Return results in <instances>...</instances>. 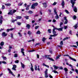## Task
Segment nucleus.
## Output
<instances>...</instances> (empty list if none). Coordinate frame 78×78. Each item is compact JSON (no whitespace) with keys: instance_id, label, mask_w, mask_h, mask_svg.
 <instances>
[{"instance_id":"60","label":"nucleus","mask_w":78,"mask_h":78,"mask_svg":"<svg viewBox=\"0 0 78 78\" xmlns=\"http://www.w3.org/2000/svg\"><path fill=\"white\" fill-rule=\"evenodd\" d=\"M56 5V2H54L53 4L52 5Z\"/></svg>"},{"instance_id":"24","label":"nucleus","mask_w":78,"mask_h":78,"mask_svg":"<svg viewBox=\"0 0 78 78\" xmlns=\"http://www.w3.org/2000/svg\"><path fill=\"white\" fill-rule=\"evenodd\" d=\"M52 72H54V73H58V72H57V71H56V70H53L52 71Z\"/></svg>"},{"instance_id":"10","label":"nucleus","mask_w":78,"mask_h":78,"mask_svg":"<svg viewBox=\"0 0 78 78\" xmlns=\"http://www.w3.org/2000/svg\"><path fill=\"white\" fill-rule=\"evenodd\" d=\"M31 67H30V69L32 72L34 71V69H33V65L31 63Z\"/></svg>"},{"instance_id":"26","label":"nucleus","mask_w":78,"mask_h":78,"mask_svg":"<svg viewBox=\"0 0 78 78\" xmlns=\"http://www.w3.org/2000/svg\"><path fill=\"white\" fill-rule=\"evenodd\" d=\"M16 18L19 19H22V17L20 16H17L16 17Z\"/></svg>"},{"instance_id":"7","label":"nucleus","mask_w":78,"mask_h":78,"mask_svg":"<svg viewBox=\"0 0 78 78\" xmlns=\"http://www.w3.org/2000/svg\"><path fill=\"white\" fill-rule=\"evenodd\" d=\"M25 50H24V49L23 48H22L21 49V52L23 54V56H25V52H24V51Z\"/></svg>"},{"instance_id":"62","label":"nucleus","mask_w":78,"mask_h":78,"mask_svg":"<svg viewBox=\"0 0 78 78\" xmlns=\"http://www.w3.org/2000/svg\"><path fill=\"white\" fill-rule=\"evenodd\" d=\"M11 38H13V34H11Z\"/></svg>"},{"instance_id":"38","label":"nucleus","mask_w":78,"mask_h":78,"mask_svg":"<svg viewBox=\"0 0 78 78\" xmlns=\"http://www.w3.org/2000/svg\"><path fill=\"white\" fill-rule=\"evenodd\" d=\"M18 34H19L20 37H22V34H21L20 32L18 33Z\"/></svg>"},{"instance_id":"21","label":"nucleus","mask_w":78,"mask_h":78,"mask_svg":"<svg viewBox=\"0 0 78 78\" xmlns=\"http://www.w3.org/2000/svg\"><path fill=\"white\" fill-rule=\"evenodd\" d=\"M57 35H58V34H54L53 35H51L50 37H55V36H56Z\"/></svg>"},{"instance_id":"63","label":"nucleus","mask_w":78,"mask_h":78,"mask_svg":"<svg viewBox=\"0 0 78 78\" xmlns=\"http://www.w3.org/2000/svg\"><path fill=\"white\" fill-rule=\"evenodd\" d=\"M39 45V43H36L35 45V47H36V46H37V45Z\"/></svg>"},{"instance_id":"34","label":"nucleus","mask_w":78,"mask_h":78,"mask_svg":"<svg viewBox=\"0 0 78 78\" xmlns=\"http://www.w3.org/2000/svg\"><path fill=\"white\" fill-rule=\"evenodd\" d=\"M65 11L67 14H69V12L68 10H65Z\"/></svg>"},{"instance_id":"41","label":"nucleus","mask_w":78,"mask_h":78,"mask_svg":"<svg viewBox=\"0 0 78 78\" xmlns=\"http://www.w3.org/2000/svg\"><path fill=\"white\" fill-rule=\"evenodd\" d=\"M56 9H55L54 10V12H55V14L56 15V14H57V12H56Z\"/></svg>"},{"instance_id":"18","label":"nucleus","mask_w":78,"mask_h":78,"mask_svg":"<svg viewBox=\"0 0 78 78\" xmlns=\"http://www.w3.org/2000/svg\"><path fill=\"white\" fill-rule=\"evenodd\" d=\"M27 12H28V14H31L33 13V12L31 10Z\"/></svg>"},{"instance_id":"55","label":"nucleus","mask_w":78,"mask_h":78,"mask_svg":"<svg viewBox=\"0 0 78 78\" xmlns=\"http://www.w3.org/2000/svg\"><path fill=\"white\" fill-rule=\"evenodd\" d=\"M62 25V23H61L60 24V28H61V27H62V26H61Z\"/></svg>"},{"instance_id":"25","label":"nucleus","mask_w":78,"mask_h":78,"mask_svg":"<svg viewBox=\"0 0 78 78\" xmlns=\"http://www.w3.org/2000/svg\"><path fill=\"white\" fill-rule=\"evenodd\" d=\"M58 18H59V16H58V14H56V16H55V19H58Z\"/></svg>"},{"instance_id":"20","label":"nucleus","mask_w":78,"mask_h":78,"mask_svg":"<svg viewBox=\"0 0 78 78\" xmlns=\"http://www.w3.org/2000/svg\"><path fill=\"white\" fill-rule=\"evenodd\" d=\"M26 27H27L28 29H30V25L29 24H27Z\"/></svg>"},{"instance_id":"48","label":"nucleus","mask_w":78,"mask_h":78,"mask_svg":"<svg viewBox=\"0 0 78 78\" xmlns=\"http://www.w3.org/2000/svg\"><path fill=\"white\" fill-rule=\"evenodd\" d=\"M14 56L15 58H17V54H15Z\"/></svg>"},{"instance_id":"14","label":"nucleus","mask_w":78,"mask_h":78,"mask_svg":"<svg viewBox=\"0 0 78 78\" xmlns=\"http://www.w3.org/2000/svg\"><path fill=\"white\" fill-rule=\"evenodd\" d=\"M21 67H22L23 69H24V68H25V65H24V64L21 62Z\"/></svg>"},{"instance_id":"8","label":"nucleus","mask_w":78,"mask_h":78,"mask_svg":"<svg viewBox=\"0 0 78 78\" xmlns=\"http://www.w3.org/2000/svg\"><path fill=\"white\" fill-rule=\"evenodd\" d=\"M2 36H7V34H6V33L5 32H3V33H2Z\"/></svg>"},{"instance_id":"52","label":"nucleus","mask_w":78,"mask_h":78,"mask_svg":"<svg viewBox=\"0 0 78 78\" xmlns=\"http://www.w3.org/2000/svg\"><path fill=\"white\" fill-rule=\"evenodd\" d=\"M60 44L61 45H63V41H62L60 43Z\"/></svg>"},{"instance_id":"47","label":"nucleus","mask_w":78,"mask_h":78,"mask_svg":"<svg viewBox=\"0 0 78 78\" xmlns=\"http://www.w3.org/2000/svg\"><path fill=\"white\" fill-rule=\"evenodd\" d=\"M68 22V21H67V20H66L65 22V24H66V23H67Z\"/></svg>"},{"instance_id":"56","label":"nucleus","mask_w":78,"mask_h":78,"mask_svg":"<svg viewBox=\"0 0 78 78\" xmlns=\"http://www.w3.org/2000/svg\"><path fill=\"white\" fill-rule=\"evenodd\" d=\"M2 63H3V64H6V62H5V61H2Z\"/></svg>"},{"instance_id":"51","label":"nucleus","mask_w":78,"mask_h":78,"mask_svg":"<svg viewBox=\"0 0 78 78\" xmlns=\"http://www.w3.org/2000/svg\"><path fill=\"white\" fill-rule=\"evenodd\" d=\"M17 23L18 25H21V23H20L19 22H18Z\"/></svg>"},{"instance_id":"5","label":"nucleus","mask_w":78,"mask_h":78,"mask_svg":"<svg viewBox=\"0 0 78 78\" xmlns=\"http://www.w3.org/2000/svg\"><path fill=\"white\" fill-rule=\"evenodd\" d=\"M62 6L63 8H64V6L65 5V2H64V1L62 0Z\"/></svg>"},{"instance_id":"29","label":"nucleus","mask_w":78,"mask_h":78,"mask_svg":"<svg viewBox=\"0 0 78 78\" xmlns=\"http://www.w3.org/2000/svg\"><path fill=\"white\" fill-rule=\"evenodd\" d=\"M34 5V6H37L38 4L37 3H34L33 4Z\"/></svg>"},{"instance_id":"11","label":"nucleus","mask_w":78,"mask_h":78,"mask_svg":"<svg viewBox=\"0 0 78 78\" xmlns=\"http://www.w3.org/2000/svg\"><path fill=\"white\" fill-rule=\"evenodd\" d=\"M55 29H53L52 33L54 34H56V32L55 31Z\"/></svg>"},{"instance_id":"15","label":"nucleus","mask_w":78,"mask_h":78,"mask_svg":"<svg viewBox=\"0 0 78 78\" xmlns=\"http://www.w3.org/2000/svg\"><path fill=\"white\" fill-rule=\"evenodd\" d=\"M69 59H70L74 61H76V59H75L72 58V57H71L70 56H69Z\"/></svg>"},{"instance_id":"12","label":"nucleus","mask_w":78,"mask_h":78,"mask_svg":"<svg viewBox=\"0 0 78 78\" xmlns=\"http://www.w3.org/2000/svg\"><path fill=\"white\" fill-rule=\"evenodd\" d=\"M53 67H54V69L55 70H57V69L59 68V67L56 66V65L53 66Z\"/></svg>"},{"instance_id":"33","label":"nucleus","mask_w":78,"mask_h":78,"mask_svg":"<svg viewBox=\"0 0 78 78\" xmlns=\"http://www.w3.org/2000/svg\"><path fill=\"white\" fill-rule=\"evenodd\" d=\"M5 5L6 6H11V4L10 3L5 4Z\"/></svg>"},{"instance_id":"57","label":"nucleus","mask_w":78,"mask_h":78,"mask_svg":"<svg viewBox=\"0 0 78 78\" xmlns=\"http://www.w3.org/2000/svg\"><path fill=\"white\" fill-rule=\"evenodd\" d=\"M16 11H17V10H13L12 13H14L15 12H16Z\"/></svg>"},{"instance_id":"31","label":"nucleus","mask_w":78,"mask_h":78,"mask_svg":"<svg viewBox=\"0 0 78 78\" xmlns=\"http://www.w3.org/2000/svg\"><path fill=\"white\" fill-rule=\"evenodd\" d=\"M36 34H41V32H40V30H38L37 32H36Z\"/></svg>"},{"instance_id":"6","label":"nucleus","mask_w":78,"mask_h":78,"mask_svg":"<svg viewBox=\"0 0 78 78\" xmlns=\"http://www.w3.org/2000/svg\"><path fill=\"white\" fill-rule=\"evenodd\" d=\"M73 10L75 12H77V8H76V6H75L73 8Z\"/></svg>"},{"instance_id":"28","label":"nucleus","mask_w":78,"mask_h":78,"mask_svg":"<svg viewBox=\"0 0 78 78\" xmlns=\"http://www.w3.org/2000/svg\"><path fill=\"white\" fill-rule=\"evenodd\" d=\"M35 6H34V5L33 4L32 5L31 8H32V9H35Z\"/></svg>"},{"instance_id":"37","label":"nucleus","mask_w":78,"mask_h":78,"mask_svg":"<svg viewBox=\"0 0 78 78\" xmlns=\"http://www.w3.org/2000/svg\"><path fill=\"white\" fill-rule=\"evenodd\" d=\"M24 17L26 18V19H29V16H25Z\"/></svg>"},{"instance_id":"30","label":"nucleus","mask_w":78,"mask_h":78,"mask_svg":"<svg viewBox=\"0 0 78 78\" xmlns=\"http://www.w3.org/2000/svg\"><path fill=\"white\" fill-rule=\"evenodd\" d=\"M4 45V42H2L0 43V45L1 46H3Z\"/></svg>"},{"instance_id":"16","label":"nucleus","mask_w":78,"mask_h":78,"mask_svg":"<svg viewBox=\"0 0 78 78\" xmlns=\"http://www.w3.org/2000/svg\"><path fill=\"white\" fill-rule=\"evenodd\" d=\"M13 13L12 12V10H10V12H9V13H8V14L9 15H12V14H13Z\"/></svg>"},{"instance_id":"46","label":"nucleus","mask_w":78,"mask_h":78,"mask_svg":"<svg viewBox=\"0 0 78 78\" xmlns=\"http://www.w3.org/2000/svg\"><path fill=\"white\" fill-rule=\"evenodd\" d=\"M5 5H3L2 7V9H5Z\"/></svg>"},{"instance_id":"61","label":"nucleus","mask_w":78,"mask_h":78,"mask_svg":"<svg viewBox=\"0 0 78 78\" xmlns=\"http://www.w3.org/2000/svg\"><path fill=\"white\" fill-rule=\"evenodd\" d=\"M11 51V50L10 49H9L8 51V52H9V53H10Z\"/></svg>"},{"instance_id":"23","label":"nucleus","mask_w":78,"mask_h":78,"mask_svg":"<svg viewBox=\"0 0 78 78\" xmlns=\"http://www.w3.org/2000/svg\"><path fill=\"white\" fill-rule=\"evenodd\" d=\"M48 59H49V60H50V61H54V60H53V59L52 58H50V57H48Z\"/></svg>"},{"instance_id":"35","label":"nucleus","mask_w":78,"mask_h":78,"mask_svg":"<svg viewBox=\"0 0 78 78\" xmlns=\"http://www.w3.org/2000/svg\"><path fill=\"white\" fill-rule=\"evenodd\" d=\"M28 51L29 52H33V51H35V50L34 49H33V50L29 51Z\"/></svg>"},{"instance_id":"43","label":"nucleus","mask_w":78,"mask_h":78,"mask_svg":"<svg viewBox=\"0 0 78 78\" xmlns=\"http://www.w3.org/2000/svg\"><path fill=\"white\" fill-rule=\"evenodd\" d=\"M69 39V37H66L63 39V41H65V40H66V39Z\"/></svg>"},{"instance_id":"27","label":"nucleus","mask_w":78,"mask_h":78,"mask_svg":"<svg viewBox=\"0 0 78 78\" xmlns=\"http://www.w3.org/2000/svg\"><path fill=\"white\" fill-rule=\"evenodd\" d=\"M74 28L75 29H76L77 28H78V25L77 24H76L74 26Z\"/></svg>"},{"instance_id":"36","label":"nucleus","mask_w":78,"mask_h":78,"mask_svg":"<svg viewBox=\"0 0 78 78\" xmlns=\"http://www.w3.org/2000/svg\"><path fill=\"white\" fill-rule=\"evenodd\" d=\"M32 41H33L34 42V39H33L31 40H29L28 41V42H32Z\"/></svg>"},{"instance_id":"3","label":"nucleus","mask_w":78,"mask_h":78,"mask_svg":"<svg viewBox=\"0 0 78 78\" xmlns=\"http://www.w3.org/2000/svg\"><path fill=\"white\" fill-rule=\"evenodd\" d=\"M8 70L9 71V73H11V75H12L13 76H15V75L11 71V69H10L8 68Z\"/></svg>"},{"instance_id":"17","label":"nucleus","mask_w":78,"mask_h":78,"mask_svg":"<svg viewBox=\"0 0 78 78\" xmlns=\"http://www.w3.org/2000/svg\"><path fill=\"white\" fill-rule=\"evenodd\" d=\"M61 56V55H58L57 56V57H56V60H58V59H59V57H60V56Z\"/></svg>"},{"instance_id":"13","label":"nucleus","mask_w":78,"mask_h":78,"mask_svg":"<svg viewBox=\"0 0 78 78\" xmlns=\"http://www.w3.org/2000/svg\"><path fill=\"white\" fill-rule=\"evenodd\" d=\"M42 5H44V6L45 7V8H47V4L45 2H44L42 3Z\"/></svg>"},{"instance_id":"4","label":"nucleus","mask_w":78,"mask_h":78,"mask_svg":"<svg viewBox=\"0 0 78 78\" xmlns=\"http://www.w3.org/2000/svg\"><path fill=\"white\" fill-rule=\"evenodd\" d=\"M16 67L17 66L14 65L13 66V67L12 68V70H14L16 71Z\"/></svg>"},{"instance_id":"58","label":"nucleus","mask_w":78,"mask_h":78,"mask_svg":"<svg viewBox=\"0 0 78 78\" xmlns=\"http://www.w3.org/2000/svg\"><path fill=\"white\" fill-rule=\"evenodd\" d=\"M75 71L76 72V73H77V74H78V70L77 69H75Z\"/></svg>"},{"instance_id":"50","label":"nucleus","mask_w":78,"mask_h":78,"mask_svg":"<svg viewBox=\"0 0 78 78\" xmlns=\"http://www.w3.org/2000/svg\"><path fill=\"white\" fill-rule=\"evenodd\" d=\"M19 61L18 60H17L15 62V63H19Z\"/></svg>"},{"instance_id":"9","label":"nucleus","mask_w":78,"mask_h":78,"mask_svg":"<svg viewBox=\"0 0 78 78\" xmlns=\"http://www.w3.org/2000/svg\"><path fill=\"white\" fill-rule=\"evenodd\" d=\"M62 29H63V27H61V28H57V29H56V30H58V31H62Z\"/></svg>"},{"instance_id":"22","label":"nucleus","mask_w":78,"mask_h":78,"mask_svg":"<svg viewBox=\"0 0 78 78\" xmlns=\"http://www.w3.org/2000/svg\"><path fill=\"white\" fill-rule=\"evenodd\" d=\"M2 17L1 16V19H0V23H2L3 22V21H2Z\"/></svg>"},{"instance_id":"1","label":"nucleus","mask_w":78,"mask_h":78,"mask_svg":"<svg viewBox=\"0 0 78 78\" xmlns=\"http://www.w3.org/2000/svg\"><path fill=\"white\" fill-rule=\"evenodd\" d=\"M45 73V74H44V76L46 78H48V69H46V71L44 72Z\"/></svg>"},{"instance_id":"40","label":"nucleus","mask_w":78,"mask_h":78,"mask_svg":"<svg viewBox=\"0 0 78 78\" xmlns=\"http://www.w3.org/2000/svg\"><path fill=\"white\" fill-rule=\"evenodd\" d=\"M45 40H46V38H45L43 37V38L42 41H43V42H44V41H45Z\"/></svg>"},{"instance_id":"49","label":"nucleus","mask_w":78,"mask_h":78,"mask_svg":"<svg viewBox=\"0 0 78 78\" xmlns=\"http://www.w3.org/2000/svg\"><path fill=\"white\" fill-rule=\"evenodd\" d=\"M23 3H19V6H22V5H23Z\"/></svg>"},{"instance_id":"2","label":"nucleus","mask_w":78,"mask_h":78,"mask_svg":"<svg viewBox=\"0 0 78 78\" xmlns=\"http://www.w3.org/2000/svg\"><path fill=\"white\" fill-rule=\"evenodd\" d=\"M76 0H71V2L72 4V7L73 8L74 5H75V1H76Z\"/></svg>"},{"instance_id":"42","label":"nucleus","mask_w":78,"mask_h":78,"mask_svg":"<svg viewBox=\"0 0 78 78\" xmlns=\"http://www.w3.org/2000/svg\"><path fill=\"white\" fill-rule=\"evenodd\" d=\"M64 70H65V72H67V71H68V69H67L66 68H65Z\"/></svg>"},{"instance_id":"64","label":"nucleus","mask_w":78,"mask_h":78,"mask_svg":"<svg viewBox=\"0 0 78 78\" xmlns=\"http://www.w3.org/2000/svg\"><path fill=\"white\" fill-rule=\"evenodd\" d=\"M37 58H39V55L37 54Z\"/></svg>"},{"instance_id":"44","label":"nucleus","mask_w":78,"mask_h":78,"mask_svg":"<svg viewBox=\"0 0 78 78\" xmlns=\"http://www.w3.org/2000/svg\"><path fill=\"white\" fill-rule=\"evenodd\" d=\"M39 27L38 26H36L35 27V29L36 30H37V29H38V28H39Z\"/></svg>"},{"instance_id":"32","label":"nucleus","mask_w":78,"mask_h":78,"mask_svg":"<svg viewBox=\"0 0 78 78\" xmlns=\"http://www.w3.org/2000/svg\"><path fill=\"white\" fill-rule=\"evenodd\" d=\"M31 32L30 31H28V34H29V35H31V34H32Z\"/></svg>"},{"instance_id":"59","label":"nucleus","mask_w":78,"mask_h":78,"mask_svg":"<svg viewBox=\"0 0 78 78\" xmlns=\"http://www.w3.org/2000/svg\"><path fill=\"white\" fill-rule=\"evenodd\" d=\"M35 70H37V66H36V65L35 66Z\"/></svg>"},{"instance_id":"54","label":"nucleus","mask_w":78,"mask_h":78,"mask_svg":"<svg viewBox=\"0 0 78 78\" xmlns=\"http://www.w3.org/2000/svg\"><path fill=\"white\" fill-rule=\"evenodd\" d=\"M73 19H76V16H74L73 17Z\"/></svg>"},{"instance_id":"53","label":"nucleus","mask_w":78,"mask_h":78,"mask_svg":"<svg viewBox=\"0 0 78 78\" xmlns=\"http://www.w3.org/2000/svg\"><path fill=\"white\" fill-rule=\"evenodd\" d=\"M70 47H75V48H77V46L76 45L70 46Z\"/></svg>"},{"instance_id":"39","label":"nucleus","mask_w":78,"mask_h":78,"mask_svg":"<svg viewBox=\"0 0 78 78\" xmlns=\"http://www.w3.org/2000/svg\"><path fill=\"white\" fill-rule=\"evenodd\" d=\"M2 58L4 60H6L7 59V58H6V57H2Z\"/></svg>"},{"instance_id":"45","label":"nucleus","mask_w":78,"mask_h":78,"mask_svg":"<svg viewBox=\"0 0 78 78\" xmlns=\"http://www.w3.org/2000/svg\"><path fill=\"white\" fill-rule=\"evenodd\" d=\"M48 31L49 33H51V29H48Z\"/></svg>"},{"instance_id":"19","label":"nucleus","mask_w":78,"mask_h":78,"mask_svg":"<svg viewBox=\"0 0 78 78\" xmlns=\"http://www.w3.org/2000/svg\"><path fill=\"white\" fill-rule=\"evenodd\" d=\"M43 66H45V67H48V68H49V66L47 65H45L44 63H43Z\"/></svg>"}]
</instances>
